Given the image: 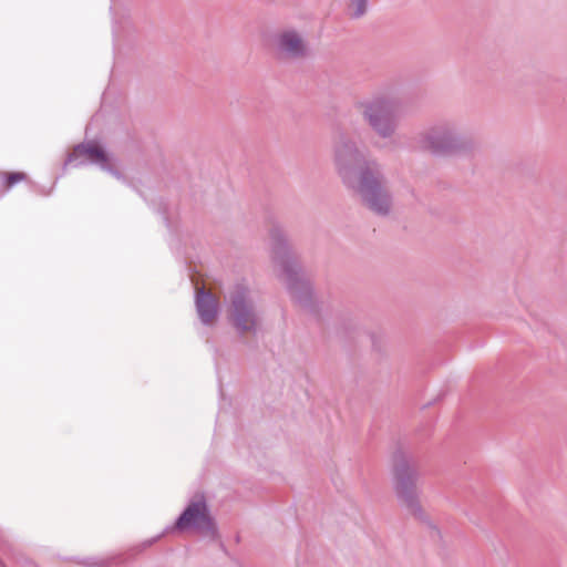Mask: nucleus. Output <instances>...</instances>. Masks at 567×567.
<instances>
[{
  "mask_svg": "<svg viewBox=\"0 0 567 567\" xmlns=\"http://www.w3.org/2000/svg\"><path fill=\"white\" fill-rule=\"evenodd\" d=\"M332 152L336 169L343 184L355 192L371 212L388 216L393 195L379 161L367 156L343 128L334 132Z\"/></svg>",
  "mask_w": 567,
  "mask_h": 567,
  "instance_id": "f257e3e1",
  "label": "nucleus"
},
{
  "mask_svg": "<svg viewBox=\"0 0 567 567\" xmlns=\"http://www.w3.org/2000/svg\"><path fill=\"white\" fill-rule=\"evenodd\" d=\"M272 260L279 269L291 297L300 305L308 306L311 301L310 282L301 274V267L288 241L286 231L279 225H274L269 233Z\"/></svg>",
  "mask_w": 567,
  "mask_h": 567,
  "instance_id": "f03ea898",
  "label": "nucleus"
},
{
  "mask_svg": "<svg viewBox=\"0 0 567 567\" xmlns=\"http://www.w3.org/2000/svg\"><path fill=\"white\" fill-rule=\"evenodd\" d=\"M194 532L210 540L219 539V530L215 517L212 514L206 496L203 493L193 495L179 516L172 526H167L164 533Z\"/></svg>",
  "mask_w": 567,
  "mask_h": 567,
  "instance_id": "7ed1b4c3",
  "label": "nucleus"
},
{
  "mask_svg": "<svg viewBox=\"0 0 567 567\" xmlns=\"http://www.w3.org/2000/svg\"><path fill=\"white\" fill-rule=\"evenodd\" d=\"M228 318L231 326L240 333L256 334L261 324V312L258 309L248 285L236 282L227 296Z\"/></svg>",
  "mask_w": 567,
  "mask_h": 567,
  "instance_id": "20e7f679",
  "label": "nucleus"
},
{
  "mask_svg": "<svg viewBox=\"0 0 567 567\" xmlns=\"http://www.w3.org/2000/svg\"><path fill=\"white\" fill-rule=\"evenodd\" d=\"M422 148L435 155H451L472 148V137L452 122H440L420 135Z\"/></svg>",
  "mask_w": 567,
  "mask_h": 567,
  "instance_id": "39448f33",
  "label": "nucleus"
},
{
  "mask_svg": "<svg viewBox=\"0 0 567 567\" xmlns=\"http://www.w3.org/2000/svg\"><path fill=\"white\" fill-rule=\"evenodd\" d=\"M364 122L382 138H390L398 128L396 103L382 94L357 104Z\"/></svg>",
  "mask_w": 567,
  "mask_h": 567,
  "instance_id": "423d86ee",
  "label": "nucleus"
},
{
  "mask_svg": "<svg viewBox=\"0 0 567 567\" xmlns=\"http://www.w3.org/2000/svg\"><path fill=\"white\" fill-rule=\"evenodd\" d=\"M393 462V476L398 497L413 516L424 520L425 514L421 507L416 489L419 473L415 466L402 451H398L394 454Z\"/></svg>",
  "mask_w": 567,
  "mask_h": 567,
  "instance_id": "0eeeda50",
  "label": "nucleus"
},
{
  "mask_svg": "<svg viewBox=\"0 0 567 567\" xmlns=\"http://www.w3.org/2000/svg\"><path fill=\"white\" fill-rule=\"evenodd\" d=\"M86 164L99 165L103 171L109 172L118 179L121 178V174L109 163L107 154L102 147L94 143H82L76 145L65 162V165H72L74 167H80Z\"/></svg>",
  "mask_w": 567,
  "mask_h": 567,
  "instance_id": "6e6552de",
  "label": "nucleus"
},
{
  "mask_svg": "<svg viewBox=\"0 0 567 567\" xmlns=\"http://www.w3.org/2000/svg\"><path fill=\"white\" fill-rule=\"evenodd\" d=\"M278 53L287 59L298 60L308 54V43L303 32L292 27L280 30L276 38Z\"/></svg>",
  "mask_w": 567,
  "mask_h": 567,
  "instance_id": "1a4fd4ad",
  "label": "nucleus"
},
{
  "mask_svg": "<svg viewBox=\"0 0 567 567\" xmlns=\"http://www.w3.org/2000/svg\"><path fill=\"white\" fill-rule=\"evenodd\" d=\"M195 306L198 318L204 326H213L217 319L219 305L215 296L199 288L196 291Z\"/></svg>",
  "mask_w": 567,
  "mask_h": 567,
  "instance_id": "9d476101",
  "label": "nucleus"
},
{
  "mask_svg": "<svg viewBox=\"0 0 567 567\" xmlns=\"http://www.w3.org/2000/svg\"><path fill=\"white\" fill-rule=\"evenodd\" d=\"M0 555L14 557L16 556V547L13 543L9 539L7 535L2 530H0Z\"/></svg>",
  "mask_w": 567,
  "mask_h": 567,
  "instance_id": "9b49d317",
  "label": "nucleus"
},
{
  "mask_svg": "<svg viewBox=\"0 0 567 567\" xmlns=\"http://www.w3.org/2000/svg\"><path fill=\"white\" fill-rule=\"evenodd\" d=\"M349 2L350 8L352 9L351 16L353 18H361L368 10V1L369 0H346Z\"/></svg>",
  "mask_w": 567,
  "mask_h": 567,
  "instance_id": "f8f14e48",
  "label": "nucleus"
},
{
  "mask_svg": "<svg viewBox=\"0 0 567 567\" xmlns=\"http://www.w3.org/2000/svg\"><path fill=\"white\" fill-rule=\"evenodd\" d=\"M25 178V174L23 173H11L8 175V178H7V185L8 187H11L13 186L16 183L20 182V181H23Z\"/></svg>",
  "mask_w": 567,
  "mask_h": 567,
  "instance_id": "ddd939ff",
  "label": "nucleus"
}]
</instances>
